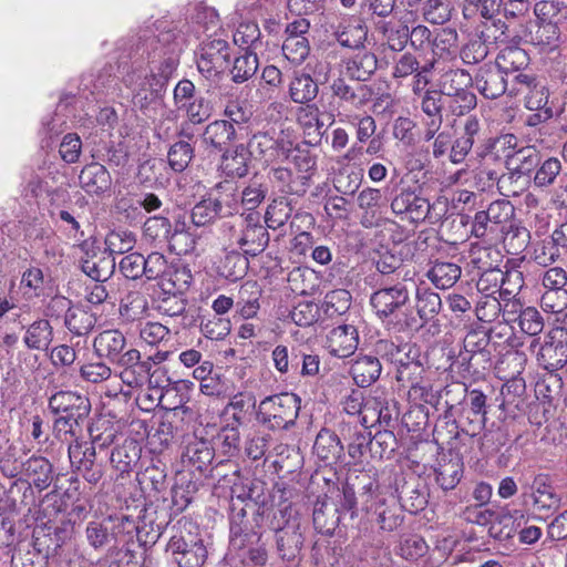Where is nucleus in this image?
Masks as SVG:
<instances>
[{"mask_svg":"<svg viewBox=\"0 0 567 567\" xmlns=\"http://www.w3.org/2000/svg\"><path fill=\"white\" fill-rule=\"evenodd\" d=\"M262 485L264 483L259 481L251 482L247 491L243 488V493L231 496L230 537L233 542L243 538L240 545H244L267 527L269 508L266 506Z\"/></svg>","mask_w":567,"mask_h":567,"instance_id":"nucleus-1","label":"nucleus"},{"mask_svg":"<svg viewBox=\"0 0 567 567\" xmlns=\"http://www.w3.org/2000/svg\"><path fill=\"white\" fill-rule=\"evenodd\" d=\"M370 305L382 322L398 327L399 331L415 327L410 290L404 281L394 285L381 284V287L371 295Z\"/></svg>","mask_w":567,"mask_h":567,"instance_id":"nucleus-2","label":"nucleus"},{"mask_svg":"<svg viewBox=\"0 0 567 567\" xmlns=\"http://www.w3.org/2000/svg\"><path fill=\"white\" fill-rule=\"evenodd\" d=\"M166 553L178 567H202L208 554L198 527L187 520H178L173 527Z\"/></svg>","mask_w":567,"mask_h":567,"instance_id":"nucleus-3","label":"nucleus"},{"mask_svg":"<svg viewBox=\"0 0 567 567\" xmlns=\"http://www.w3.org/2000/svg\"><path fill=\"white\" fill-rule=\"evenodd\" d=\"M301 400L293 393H280L259 402L256 420L268 430H289L296 424Z\"/></svg>","mask_w":567,"mask_h":567,"instance_id":"nucleus-4","label":"nucleus"},{"mask_svg":"<svg viewBox=\"0 0 567 567\" xmlns=\"http://www.w3.org/2000/svg\"><path fill=\"white\" fill-rule=\"evenodd\" d=\"M368 483L363 484L360 494L362 509L375 516L380 528L386 532L396 529L403 522L402 508L394 495H384L379 492L378 484L367 477Z\"/></svg>","mask_w":567,"mask_h":567,"instance_id":"nucleus-5","label":"nucleus"},{"mask_svg":"<svg viewBox=\"0 0 567 567\" xmlns=\"http://www.w3.org/2000/svg\"><path fill=\"white\" fill-rule=\"evenodd\" d=\"M154 44L151 56L153 66L148 78L166 87L179 64L182 45L172 32L161 33L157 39L151 41V45Z\"/></svg>","mask_w":567,"mask_h":567,"instance_id":"nucleus-6","label":"nucleus"},{"mask_svg":"<svg viewBox=\"0 0 567 567\" xmlns=\"http://www.w3.org/2000/svg\"><path fill=\"white\" fill-rule=\"evenodd\" d=\"M68 456L72 472L80 474L89 484L95 486L102 481L105 474L104 460L87 441L75 439L69 442Z\"/></svg>","mask_w":567,"mask_h":567,"instance_id":"nucleus-7","label":"nucleus"},{"mask_svg":"<svg viewBox=\"0 0 567 567\" xmlns=\"http://www.w3.org/2000/svg\"><path fill=\"white\" fill-rule=\"evenodd\" d=\"M120 379L131 388L143 386L146 382L151 386H163L156 379L157 371L151 373V359H142L137 349L130 348L126 355L120 361Z\"/></svg>","mask_w":567,"mask_h":567,"instance_id":"nucleus-8","label":"nucleus"},{"mask_svg":"<svg viewBox=\"0 0 567 567\" xmlns=\"http://www.w3.org/2000/svg\"><path fill=\"white\" fill-rule=\"evenodd\" d=\"M230 58L229 43L224 39H207L202 42L197 69L206 79L217 76L227 66Z\"/></svg>","mask_w":567,"mask_h":567,"instance_id":"nucleus-9","label":"nucleus"},{"mask_svg":"<svg viewBox=\"0 0 567 567\" xmlns=\"http://www.w3.org/2000/svg\"><path fill=\"white\" fill-rule=\"evenodd\" d=\"M391 210L396 216L419 223L425 220L430 213L429 200L411 186L401 187L391 200Z\"/></svg>","mask_w":567,"mask_h":567,"instance_id":"nucleus-10","label":"nucleus"},{"mask_svg":"<svg viewBox=\"0 0 567 567\" xmlns=\"http://www.w3.org/2000/svg\"><path fill=\"white\" fill-rule=\"evenodd\" d=\"M330 90L340 106L355 110L367 105L377 94L372 85L361 82L351 84L341 75L332 80Z\"/></svg>","mask_w":567,"mask_h":567,"instance_id":"nucleus-11","label":"nucleus"},{"mask_svg":"<svg viewBox=\"0 0 567 567\" xmlns=\"http://www.w3.org/2000/svg\"><path fill=\"white\" fill-rule=\"evenodd\" d=\"M542 156V152L532 145L520 147L514 153H508L506 155V167L509 174L499 177L498 188L503 189L505 184L515 177H532L540 163Z\"/></svg>","mask_w":567,"mask_h":567,"instance_id":"nucleus-12","label":"nucleus"},{"mask_svg":"<svg viewBox=\"0 0 567 567\" xmlns=\"http://www.w3.org/2000/svg\"><path fill=\"white\" fill-rule=\"evenodd\" d=\"M291 145V142L275 137L269 132H258L252 135L246 147L255 158L271 163L280 156L288 157Z\"/></svg>","mask_w":567,"mask_h":567,"instance_id":"nucleus-13","label":"nucleus"},{"mask_svg":"<svg viewBox=\"0 0 567 567\" xmlns=\"http://www.w3.org/2000/svg\"><path fill=\"white\" fill-rule=\"evenodd\" d=\"M339 432L342 440L347 442L348 455L352 463H363L367 453L371 454V432L367 431V427L350 421H341L339 423Z\"/></svg>","mask_w":567,"mask_h":567,"instance_id":"nucleus-14","label":"nucleus"},{"mask_svg":"<svg viewBox=\"0 0 567 567\" xmlns=\"http://www.w3.org/2000/svg\"><path fill=\"white\" fill-rule=\"evenodd\" d=\"M357 204L361 212L360 224L364 228L380 225L386 210V198L378 188L367 187L357 196Z\"/></svg>","mask_w":567,"mask_h":567,"instance_id":"nucleus-15","label":"nucleus"},{"mask_svg":"<svg viewBox=\"0 0 567 567\" xmlns=\"http://www.w3.org/2000/svg\"><path fill=\"white\" fill-rule=\"evenodd\" d=\"M93 349L100 359L112 364H118L126 355L127 342L125 336L118 330H104L93 341Z\"/></svg>","mask_w":567,"mask_h":567,"instance_id":"nucleus-16","label":"nucleus"},{"mask_svg":"<svg viewBox=\"0 0 567 567\" xmlns=\"http://www.w3.org/2000/svg\"><path fill=\"white\" fill-rule=\"evenodd\" d=\"M506 74L495 64L482 65L473 79L480 93L486 99H497L507 91Z\"/></svg>","mask_w":567,"mask_h":567,"instance_id":"nucleus-17","label":"nucleus"},{"mask_svg":"<svg viewBox=\"0 0 567 567\" xmlns=\"http://www.w3.org/2000/svg\"><path fill=\"white\" fill-rule=\"evenodd\" d=\"M303 540L299 519L289 516L285 528L278 530L276 535L278 555L282 560L296 559L302 549Z\"/></svg>","mask_w":567,"mask_h":567,"instance_id":"nucleus-18","label":"nucleus"},{"mask_svg":"<svg viewBox=\"0 0 567 567\" xmlns=\"http://www.w3.org/2000/svg\"><path fill=\"white\" fill-rule=\"evenodd\" d=\"M49 410L54 415L73 414L89 416L91 402L87 396L74 391H58L49 398Z\"/></svg>","mask_w":567,"mask_h":567,"instance_id":"nucleus-19","label":"nucleus"},{"mask_svg":"<svg viewBox=\"0 0 567 567\" xmlns=\"http://www.w3.org/2000/svg\"><path fill=\"white\" fill-rule=\"evenodd\" d=\"M69 537L68 529L60 526L38 527L33 532V549L42 559L54 557Z\"/></svg>","mask_w":567,"mask_h":567,"instance_id":"nucleus-20","label":"nucleus"},{"mask_svg":"<svg viewBox=\"0 0 567 567\" xmlns=\"http://www.w3.org/2000/svg\"><path fill=\"white\" fill-rule=\"evenodd\" d=\"M206 195L221 218L230 217L239 212V190L234 182H219Z\"/></svg>","mask_w":567,"mask_h":567,"instance_id":"nucleus-21","label":"nucleus"},{"mask_svg":"<svg viewBox=\"0 0 567 567\" xmlns=\"http://www.w3.org/2000/svg\"><path fill=\"white\" fill-rule=\"evenodd\" d=\"M532 497L534 511L547 516L560 505V497L546 475H537L532 484Z\"/></svg>","mask_w":567,"mask_h":567,"instance_id":"nucleus-22","label":"nucleus"},{"mask_svg":"<svg viewBox=\"0 0 567 567\" xmlns=\"http://www.w3.org/2000/svg\"><path fill=\"white\" fill-rule=\"evenodd\" d=\"M333 35L341 47L359 50L367 41L368 27L362 19L351 17L338 24Z\"/></svg>","mask_w":567,"mask_h":567,"instance_id":"nucleus-23","label":"nucleus"},{"mask_svg":"<svg viewBox=\"0 0 567 567\" xmlns=\"http://www.w3.org/2000/svg\"><path fill=\"white\" fill-rule=\"evenodd\" d=\"M330 353L338 358L353 354L359 344V333L352 324H341L333 328L328 337Z\"/></svg>","mask_w":567,"mask_h":567,"instance_id":"nucleus-24","label":"nucleus"},{"mask_svg":"<svg viewBox=\"0 0 567 567\" xmlns=\"http://www.w3.org/2000/svg\"><path fill=\"white\" fill-rule=\"evenodd\" d=\"M539 363L548 371L561 369L567 363V342L556 340V333L545 337L537 354Z\"/></svg>","mask_w":567,"mask_h":567,"instance_id":"nucleus-25","label":"nucleus"},{"mask_svg":"<svg viewBox=\"0 0 567 567\" xmlns=\"http://www.w3.org/2000/svg\"><path fill=\"white\" fill-rule=\"evenodd\" d=\"M81 270L93 281L105 282L115 271L114 256L104 251H93L92 258H81Z\"/></svg>","mask_w":567,"mask_h":567,"instance_id":"nucleus-26","label":"nucleus"},{"mask_svg":"<svg viewBox=\"0 0 567 567\" xmlns=\"http://www.w3.org/2000/svg\"><path fill=\"white\" fill-rule=\"evenodd\" d=\"M382 364L374 355H358L351 362L350 374L359 388L372 385L381 375Z\"/></svg>","mask_w":567,"mask_h":567,"instance_id":"nucleus-27","label":"nucleus"},{"mask_svg":"<svg viewBox=\"0 0 567 567\" xmlns=\"http://www.w3.org/2000/svg\"><path fill=\"white\" fill-rule=\"evenodd\" d=\"M343 63L349 80L361 83L369 81L378 70V58L370 51H359Z\"/></svg>","mask_w":567,"mask_h":567,"instance_id":"nucleus-28","label":"nucleus"},{"mask_svg":"<svg viewBox=\"0 0 567 567\" xmlns=\"http://www.w3.org/2000/svg\"><path fill=\"white\" fill-rule=\"evenodd\" d=\"M79 182L84 192L99 195L111 188L112 177L102 164L91 163L82 168Z\"/></svg>","mask_w":567,"mask_h":567,"instance_id":"nucleus-29","label":"nucleus"},{"mask_svg":"<svg viewBox=\"0 0 567 567\" xmlns=\"http://www.w3.org/2000/svg\"><path fill=\"white\" fill-rule=\"evenodd\" d=\"M344 446L341 437L329 429H321L313 444L315 454L329 464L338 463L343 457Z\"/></svg>","mask_w":567,"mask_h":567,"instance_id":"nucleus-30","label":"nucleus"},{"mask_svg":"<svg viewBox=\"0 0 567 567\" xmlns=\"http://www.w3.org/2000/svg\"><path fill=\"white\" fill-rule=\"evenodd\" d=\"M341 519L337 504L327 498H318L313 506L312 520L317 532L323 535H332Z\"/></svg>","mask_w":567,"mask_h":567,"instance_id":"nucleus-31","label":"nucleus"},{"mask_svg":"<svg viewBox=\"0 0 567 567\" xmlns=\"http://www.w3.org/2000/svg\"><path fill=\"white\" fill-rule=\"evenodd\" d=\"M23 474L31 481L30 483L41 492L52 484L54 467L48 458L32 455L23 462Z\"/></svg>","mask_w":567,"mask_h":567,"instance_id":"nucleus-32","label":"nucleus"},{"mask_svg":"<svg viewBox=\"0 0 567 567\" xmlns=\"http://www.w3.org/2000/svg\"><path fill=\"white\" fill-rule=\"evenodd\" d=\"M142 449L133 439H126L121 445L113 449L110 462L120 475L128 474L134 470L141 458Z\"/></svg>","mask_w":567,"mask_h":567,"instance_id":"nucleus-33","label":"nucleus"},{"mask_svg":"<svg viewBox=\"0 0 567 567\" xmlns=\"http://www.w3.org/2000/svg\"><path fill=\"white\" fill-rule=\"evenodd\" d=\"M202 136L205 145L224 152L227 150V146L236 140L237 131L231 122L216 120L205 127Z\"/></svg>","mask_w":567,"mask_h":567,"instance_id":"nucleus-34","label":"nucleus"},{"mask_svg":"<svg viewBox=\"0 0 567 567\" xmlns=\"http://www.w3.org/2000/svg\"><path fill=\"white\" fill-rule=\"evenodd\" d=\"M458 33L453 28H442L434 32L431 51L432 59L429 61H435V64L439 60H451L453 59L458 49Z\"/></svg>","mask_w":567,"mask_h":567,"instance_id":"nucleus-35","label":"nucleus"},{"mask_svg":"<svg viewBox=\"0 0 567 567\" xmlns=\"http://www.w3.org/2000/svg\"><path fill=\"white\" fill-rule=\"evenodd\" d=\"M214 458V447L206 440L189 442L182 453L183 463L194 467V470L204 473L212 464Z\"/></svg>","mask_w":567,"mask_h":567,"instance_id":"nucleus-36","label":"nucleus"},{"mask_svg":"<svg viewBox=\"0 0 567 567\" xmlns=\"http://www.w3.org/2000/svg\"><path fill=\"white\" fill-rule=\"evenodd\" d=\"M267 226L250 227L249 229H241L236 239V245L251 257L260 255L269 245V233Z\"/></svg>","mask_w":567,"mask_h":567,"instance_id":"nucleus-37","label":"nucleus"},{"mask_svg":"<svg viewBox=\"0 0 567 567\" xmlns=\"http://www.w3.org/2000/svg\"><path fill=\"white\" fill-rule=\"evenodd\" d=\"M250 156L246 145L238 144L234 150L223 152L220 167L228 177H244L249 171Z\"/></svg>","mask_w":567,"mask_h":567,"instance_id":"nucleus-38","label":"nucleus"},{"mask_svg":"<svg viewBox=\"0 0 567 567\" xmlns=\"http://www.w3.org/2000/svg\"><path fill=\"white\" fill-rule=\"evenodd\" d=\"M461 275V266L455 262L440 260H435L426 272L427 279L439 289L453 287Z\"/></svg>","mask_w":567,"mask_h":567,"instance_id":"nucleus-39","label":"nucleus"},{"mask_svg":"<svg viewBox=\"0 0 567 567\" xmlns=\"http://www.w3.org/2000/svg\"><path fill=\"white\" fill-rule=\"evenodd\" d=\"M319 93L318 83L307 73L296 72L290 84L289 95L297 104H310Z\"/></svg>","mask_w":567,"mask_h":567,"instance_id":"nucleus-40","label":"nucleus"},{"mask_svg":"<svg viewBox=\"0 0 567 567\" xmlns=\"http://www.w3.org/2000/svg\"><path fill=\"white\" fill-rule=\"evenodd\" d=\"M248 256L235 249L227 251L218 266L219 275L234 282L243 279L249 268Z\"/></svg>","mask_w":567,"mask_h":567,"instance_id":"nucleus-41","label":"nucleus"},{"mask_svg":"<svg viewBox=\"0 0 567 567\" xmlns=\"http://www.w3.org/2000/svg\"><path fill=\"white\" fill-rule=\"evenodd\" d=\"M23 341L31 350L47 351L53 341V328L49 320L40 319L31 323Z\"/></svg>","mask_w":567,"mask_h":567,"instance_id":"nucleus-42","label":"nucleus"},{"mask_svg":"<svg viewBox=\"0 0 567 567\" xmlns=\"http://www.w3.org/2000/svg\"><path fill=\"white\" fill-rule=\"evenodd\" d=\"M165 90L166 87L159 84L158 81H153L146 76L133 96V104L142 111L151 107L155 109L162 102Z\"/></svg>","mask_w":567,"mask_h":567,"instance_id":"nucleus-43","label":"nucleus"},{"mask_svg":"<svg viewBox=\"0 0 567 567\" xmlns=\"http://www.w3.org/2000/svg\"><path fill=\"white\" fill-rule=\"evenodd\" d=\"M465 404L468 408V413L474 416L473 419L467 416V419L470 420V424L473 426V431H481L485 427L487 421V396L478 389H465Z\"/></svg>","mask_w":567,"mask_h":567,"instance_id":"nucleus-44","label":"nucleus"},{"mask_svg":"<svg viewBox=\"0 0 567 567\" xmlns=\"http://www.w3.org/2000/svg\"><path fill=\"white\" fill-rule=\"evenodd\" d=\"M495 64L507 75L523 71L529 64L526 50L518 47H506L497 54Z\"/></svg>","mask_w":567,"mask_h":567,"instance_id":"nucleus-45","label":"nucleus"},{"mask_svg":"<svg viewBox=\"0 0 567 567\" xmlns=\"http://www.w3.org/2000/svg\"><path fill=\"white\" fill-rule=\"evenodd\" d=\"M386 47L394 52H402L409 44V25L405 22H383L379 27Z\"/></svg>","mask_w":567,"mask_h":567,"instance_id":"nucleus-46","label":"nucleus"},{"mask_svg":"<svg viewBox=\"0 0 567 567\" xmlns=\"http://www.w3.org/2000/svg\"><path fill=\"white\" fill-rule=\"evenodd\" d=\"M192 279L190 270L187 267L169 265L162 282H158V287L164 293L181 295L189 287Z\"/></svg>","mask_w":567,"mask_h":567,"instance_id":"nucleus-47","label":"nucleus"},{"mask_svg":"<svg viewBox=\"0 0 567 567\" xmlns=\"http://www.w3.org/2000/svg\"><path fill=\"white\" fill-rule=\"evenodd\" d=\"M95 323V316L84 308H70L65 313L64 324L75 336H86L93 330Z\"/></svg>","mask_w":567,"mask_h":567,"instance_id":"nucleus-48","label":"nucleus"},{"mask_svg":"<svg viewBox=\"0 0 567 567\" xmlns=\"http://www.w3.org/2000/svg\"><path fill=\"white\" fill-rule=\"evenodd\" d=\"M561 172V163L557 157L542 156L540 163L533 174L535 187L545 189L551 187Z\"/></svg>","mask_w":567,"mask_h":567,"instance_id":"nucleus-49","label":"nucleus"},{"mask_svg":"<svg viewBox=\"0 0 567 567\" xmlns=\"http://www.w3.org/2000/svg\"><path fill=\"white\" fill-rule=\"evenodd\" d=\"M395 492L398 494L395 497L400 507L412 514L419 513L427 504L424 493H422L417 486L409 484L408 482H405L401 487H396Z\"/></svg>","mask_w":567,"mask_h":567,"instance_id":"nucleus-50","label":"nucleus"},{"mask_svg":"<svg viewBox=\"0 0 567 567\" xmlns=\"http://www.w3.org/2000/svg\"><path fill=\"white\" fill-rule=\"evenodd\" d=\"M291 202L287 197L275 198L267 207L265 223L268 228L278 229L286 225L292 215Z\"/></svg>","mask_w":567,"mask_h":567,"instance_id":"nucleus-51","label":"nucleus"},{"mask_svg":"<svg viewBox=\"0 0 567 567\" xmlns=\"http://www.w3.org/2000/svg\"><path fill=\"white\" fill-rule=\"evenodd\" d=\"M259 66L258 56L256 53L246 51L244 54L237 56L230 69L231 81L236 84H241L251 79Z\"/></svg>","mask_w":567,"mask_h":567,"instance_id":"nucleus-52","label":"nucleus"},{"mask_svg":"<svg viewBox=\"0 0 567 567\" xmlns=\"http://www.w3.org/2000/svg\"><path fill=\"white\" fill-rule=\"evenodd\" d=\"M442 308V300L439 293L433 290L419 289L416 293V311L423 322L434 319Z\"/></svg>","mask_w":567,"mask_h":567,"instance_id":"nucleus-53","label":"nucleus"},{"mask_svg":"<svg viewBox=\"0 0 567 567\" xmlns=\"http://www.w3.org/2000/svg\"><path fill=\"white\" fill-rule=\"evenodd\" d=\"M352 296L346 289H334L326 293L322 310L327 317L342 316L351 307Z\"/></svg>","mask_w":567,"mask_h":567,"instance_id":"nucleus-54","label":"nucleus"},{"mask_svg":"<svg viewBox=\"0 0 567 567\" xmlns=\"http://www.w3.org/2000/svg\"><path fill=\"white\" fill-rule=\"evenodd\" d=\"M136 244V236L127 229H114L105 237V250L109 255H123L131 251Z\"/></svg>","mask_w":567,"mask_h":567,"instance_id":"nucleus-55","label":"nucleus"},{"mask_svg":"<svg viewBox=\"0 0 567 567\" xmlns=\"http://www.w3.org/2000/svg\"><path fill=\"white\" fill-rule=\"evenodd\" d=\"M166 244L172 252L179 256L190 254L196 248V239L185 230V223L179 221L175 223Z\"/></svg>","mask_w":567,"mask_h":567,"instance_id":"nucleus-56","label":"nucleus"},{"mask_svg":"<svg viewBox=\"0 0 567 567\" xmlns=\"http://www.w3.org/2000/svg\"><path fill=\"white\" fill-rule=\"evenodd\" d=\"M463 475V463L460 458L450 460L440 464L435 471V481L444 491L453 489Z\"/></svg>","mask_w":567,"mask_h":567,"instance_id":"nucleus-57","label":"nucleus"},{"mask_svg":"<svg viewBox=\"0 0 567 567\" xmlns=\"http://www.w3.org/2000/svg\"><path fill=\"white\" fill-rule=\"evenodd\" d=\"M470 262L478 271L498 267L502 256L498 249L481 245H472L470 250Z\"/></svg>","mask_w":567,"mask_h":567,"instance_id":"nucleus-58","label":"nucleus"},{"mask_svg":"<svg viewBox=\"0 0 567 567\" xmlns=\"http://www.w3.org/2000/svg\"><path fill=\"white\" fill-rule=\"evenodd\" d=\"M371 445V457L379 460L384 457L390 458L399 446L393 430L389 429L377 431V433L372 436Z\"/></svg>","mask_w":567,"mask_h":567,"instance_id":"nucleus-59","label":"nucleus"},{"mask_svg":"<svg viewBox=\"0 0 567 567\" xmlns=\"http://www.w3.org/2000/svg\"><path fill=\"white\" fill-rule=\"evenodd\" d=\"M167 467L161 460H152L151 464L140 475L141 484H150L155 492H163L167 486Z\"/></svg>","mask_w":567,"mask_h":567,"instance_id":"nucleus-60","label":"nucleus"},{"mask_svg":"<svg viewBox=\"0 0 567 567\" xmlns=\"http://www.w3.org/2000/svg\"><path fill=\"white\" fill-rule=\"evenodd\" d=\"M194 157V147L186 141L174 143L167 153L169 167L176 172H184Z\"/></svg>","mask_w":567,"mask_h":567,"instance_id":"nucleus-61","label":"nucleus"},{"mask_svg":"<svg viewBox=\"0 0 567 567\" xmlns=\"http://www.w3.org/2000/svg\"><path fill=\"white\" fill-rule=\"evenodd\" d=\"M172 229L171 220L164 216L150 217L143 226L145 238L157 244H166Z\"/></svg>","mask_w":567,"mask_h":567,"instance_id":"nucleus-62","label":"nucleus"},{"mask_svg":"<svg viewBox=\"0 0 567 567\" xmlns=\"http://www.w3.org/2000/svg\"><path fill=\"white\" fill-rule=\"evenodd\" d=\"M517 137L514 134H503L494 138L484 141L483 148L477 153L480 157H484L489 153L501 154L506 158L508 153L516 152Z\"/></svg>","mask_w":567,"mask_h":567,"instance_id":"nucleus-63","label":"nucleus"},{"mask_svg":"<svg viewBox=\"0 0 567 567\" xmlns=\"http://www.w3.org/2000/svg\"><path fill=\"white\" fill-rule=\"evenodd\" d=\"M223 114L226 121L233 123L234 127L243 128L250 122L254 112L246 101L235 99L227 101Z\"/></svg>","mask_w":567,"mask_h":567,"instance_id":"nucleus-64","label":"nucleus"}]
</instances>
